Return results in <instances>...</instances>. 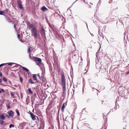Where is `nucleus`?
I'll use <instances>...</instances> for the list:
<instances>
[{
    "label": "nucleus",
    "mask_w": 129,
    "mask_h": 129,
    "mask_svg": "<svg viewBox=\"0 0 129 129\" xmlns=\"http://www.w3.org/2000/svg\"><path fill=\"white\" fill-rule=\"evenodd\" d=\"M28 26L31 29L32 35L34 36L35 39H36L37 38L38 35L37 28L32 24L29 23Z\"/></svg>",
    "instance_id": "1"
},
{
    "label": "nucleus",
    "mask_w": 129,
    "mask_h": 129,
    "mask_svg": "<svg viewBox=\"0 0 129 129\" xmlns=\"http://www.w3.org/2000/svg\"><path fill=\"white\" fill-rule=\"evenodd\" d=\"M61 83L62 87V96L65 93L66 90V79L63 73L61 74Z\"/></svg>",
    "instance_id": "2"
},
{
    "label": "nucleus",
    "mask_w": 129,
    "mask_h": 129,
    "mask_svg": "<svg viewBox=\"0 0 129 129\" xmlns=\"http://www.w3.org/2000/svg\"><path fill=\"white\" fill-rule=\"evenodd\" d=\"M33 59L37 63V64L40 66L41 64L42 60L41 58L34 57L33 58Z\"/></svg>",
    "instance_id": "3"
},
{
    "label": "nucleus",
    "mask_w": 129,
    "mask_h": 129,
    "mask_svg": "<svg viewBox=\"0 0 129 129\" xmlns=\"http://www.w3.org/2000/svg\"><path fill=\"white\" fill-rule=\"evenodd\" d=\"M30 114L31 117V118L33 120H35L37 119V118L38 120H39V117L36 115L30 112Z\"/></svg>",
    "instance_id": "4"
},
{
    "label": "nucleus",
    "mask_w": 129,
    "mask_h": 129,
    "mask_svg": "<svg viewBox=\"0 0 129 129\" xmlns=\"http://www.w3.org/2000/svg\"><path fill=\"white\" fill-rule=\"evenodd\" d=\"M22 2L20 0H18L17 4L19 8L21 10H23L24 9L22 7Z\"/></svg>",
    "instance_id": "5"
},
{
    "label": "nucleus",
    "mask_w": 129,
    "mask_h": 129,
    "mask_svg": "<svg viewBox=\"0 0 129 129\" xmlns=\"http://www.w3.org/2000/svg\"><path fill=\"white\" fill-rule=\"evenodd\" d=\"M33 80H36V82L38 83V81L37 79V74H33Z\"/></svg>",
    "instance_id": "6"
},
{
    "label": "nucleus",
    "mask_w": 129,
    "mask_h": 129,
    "mask_svg": "<svg viewBox=\"0 0 129 129\" xmlns=\"http://www.w3.org/2000/svg\"><path fill=\"white\" fill-rule=\"evenodd\" d=\"M8 114L11 117H13V113L12 111L9 112Z\"/></svg>",
    "instance_id": "7"
},
{
    "label": "nucleus",
    "mask_w": 129,
    "mask_h": 129,
    "mask_svg": "<svg viewBox=\"0 0 129 129\" xmlns=\"http://www.w3.org/2000/svg\"><path fill=\"white\" fill-rule=\"evenodd\" d=\"M41 33L42 35H45V30L43 28H42V29Z\"/></svg>",
    "instance_id": "8"
},
{
    "label": "nucleus",
    "mask_w": 129,
    "mask_h": 129,
    "mask_svg": "<svg viewBox=\"0 0 129 129\" xmlns=\"http://www.w3.org/2000/svg\"><path fill=\"white\" fill-rule=\"evenodd\" d=\"M5 118V116L3 114H1L0 115V118L4 120Z\"/></svg>",
    "instance_id": "9"
},
{
    "label": "nucleus",
    "mask_w": 129,
    "mask_h": 129,
    "mask_svg": "<svg viewBox=\"0 0 129 129\" xmlns=\"http://www.w3.org/2000/svg\"><path fill=\"white\" fill-rule=\"evenodd\" d=\"M11 93V95L12 97L13 98H14L15 97L14 96L15 94V92H10Z\"/></svg>",
    "instance_id": "10"
},
{
    "label": "nucleus",
    "mask_w": 129,
    "mask_h": 129,
    "mask_svg": "<svg viewBox=\"0 0 129 129\" xmlns=\"http://www.w3.org/2000/svg\"><path fill=\"white\" fill-rule=\"evenodd\" d=\"M21 66V67L22 68V69L24 70L25 71H26L27 72H28L29 70L27 68H25V67H23L22 66Z\"/></svg>",
    "instance_id": "11"
},
{
    "label": "nucleus",
    "mask_w": 129,
    "mask_h": 129,
    "mask_svg": "<svg viewBox=\"0 0 129 129\" xmlns=\"http://www.w3.org/2000/svg\"><path fill=\"white\" fill-rule=\"evenodd\" d=\"M65 108V106L64 105V104L63 103L61 109V111L62 112H63L64 111V109Z\"/></svg>",
    "instance_id": "12"
},
{
    "label": "nucleus",
    "mask_w": 129,
    "mask_h": 129,
    "mask_svg": "<svg viewBox=\"0 0 129 129\" xmlns=\"http://www.w3.org/2000/svg\"><path fill=\"white\" fill-rule=\"evenodd\" d=\"M28 81L29 83L31 84H34V82H33L32 79H29L28 80Z\"/></svg>",
    "instance_id": "13"
},
{
    "label": "nucleus",
    "mask_w": 129,
    "mask_h": 129,
    "mask_svg": "<svg viewBox=\"0 0 129 129\" xmlns=\"http://www.w3.org/2000/svg\"><path fill=\"white\" fill-rule=\"evenodd\" d=\"M3 80L4 81L6 82L7 81V79L6 78L4 77L3 78Z\"/></svg>",
    "instance_id": "14"
},
{
    "label": "nucleus",
    "mask_w": 129,
    "mask_h": 129,
    "mask_svg": "<svg viewBox=\"0 0 129 129\" xmlns=\"http://www.w3.org/2000/svg\"><path fill=\"white\" fill-rule=\"evenodd\" d=\"M16 112L17 115L18 116H20V113H19V110H18L16 109Z\"/></svg>",
    "instance_id": "15"
},
{
    "label": "nucleus",
    "mask_w": 129,
    "mask_h": 129,
    "mask_svg": "<svg viewBox=\"0 0 129 129\" xmlns=\"http://www.w3.org/2000/svg\"><path fill=\"white\" fill-rule=\"evenodd\" d=\"M42 9L43 10V11H44V10H47V9L45 7V6H43V7L42 8Z\"/></svg>",
    "instance_id": "16"
},
{
    "label": "nucleus",
    "mask_w": 129,
    "mask_h": 129,
    "mask_svg": "<svg viewBox=\"0 0 129 129\" xmlns=\"http://www.w3.org/2000/svg\"><path fill=\"white\" fill-rule=\"evenodd\" d=\"M4 11H0V15H4Z\"/></svg>",
    "instance_id": "17"
},
{
    "label": "nucleus",
    "mask_w": 129,
    "mask_h": 129,
    "mask_svg": "<svg viewBox=\"0 0 129 129\" xmlns=\"http://www.w3.org/2000/svg\"><path fill=\"white\" fill-rule=\"evenodd\" d=\"M6 106L7 107L8 109H9L10 108V105L8 103L7 104H6Z\"/></svg>",
    "instance_id": "18"
},
{
    "label": "nucleus",
    "mask_w": 129,
    "mask_h": 129,
    "mask_svg": "<svg viewBox=\"0 0 129 129\" xmlns=\"http://www.w3.org/2000/svg\"><path fill=\"white\" fill-rule=\"evenodd\" d=\"M28 91L29 93L31 94H32V91H31L30 88H28Z\"/></svg>",
    "instance_id": "19"
},
{
    "label": "nucleus",
    "mask_w": 129,
    "mask_h": 129,
    "mask_svg": "<svg viewBox=\"0 0 129 129\" xmlns=\"http://www.w3.org/2000/svg\"><path fill=\"white\" fill-rule=\"evenodd\" d=\"M4 122V121L2 120H0V123L1 124H2Z\"/></svg>",
    "instance_id": "20"
},
{
    "label": "nucleus",
    "mask_w": 129,
    "mask_h": 129,
    "mask_svg": "<svg viewBox=\"0 0 129 129\" xmlns=\"http://www.w3.org/2000/svg\"><path fill=\"white\" fill-rule=\"evenodd\" d=\"M14 125L13 124H11L9 125V128H11L12 127H14Z\"/></svg>",
    "instance_id": "21"
},
{
    "label": "nucleus",
    "mask_w": 129,
    "mask_h": 129,
    "mask_svg": "<svg viewBox=\"0 0 129 129\" xmlns=\"http://www.w3.org/2000/svg\"><path fill=\"white\" fill-rule=\"evenodd\" d=\"M20 80L21 83L22 82L23 78L21 77H20Z\"/></svg>",
    "instance_id": "22"
},
{
    "label": "nucleus",
    "mask_w": 129,
    "mask_h": 129,
    "mask_svg": "<svg viewBox=\"0 0 129 129\" xmlns=\"http://www.w3.org/2000/svg\"><path fill=\"white\" fill-rule=\"evenodd\" d=\"M7 64V63H3V64H0V67L3 66L4 65H6Z\"/></svg>",
    "instance_id": "23"
},
{
    "label": "nucleus",
    "mask_w": 129,
    "mask_h": 129,
    "mask_svg": "<svg viewBox=\"0 0 129 129\" xmlns=\"http://www.w3.org/2000/svg\"><path fill=\"white\" fill-rule=\"evenodd\" d=\"M27 51L29 53H30V48H29L28 49V50H27Z\"/></svg>",
    "instance_id": "24"
},
{
    "label": "nucleus",
    "mask_w": 129,
    "mask_h": 129,
    "mask_svg": "<svg viewBox=\"0 0 129 129\" xmlns=\"http://www.w3.org/2000/svg\"><path fill=\"white\" fill-rule=\"evenodd\" d=\"M13 63L12 62H10V63H8V65L9 66H11L12 65V64H13Z\"/></svg>",
    "instance_id": "25"
},
{
    "label": "nucleus",
    "mask_w": 129,
    "mask_h": 129,
    "mask_svg": "<svg viewBox=\"0 0 129 129\" xmlns=\"http://www.w3.org/2000/svg\"><path fill=\"white\" fill-rule=\"evenodd\" d=\"M2 73L1 72H0V77H1V78H2Z\"/></svg>",
    "instance_id": "26"
},
{
    "label": "nucleus",
    "mask_w": 129,
    "mask_h": 129,
    "mask_svg": "<svg viewBox=\"0 0 129 129\" xmlns=\"http://www.w3.org/2000/svg\"><path fill=\"white\" fill-rule=\"evenodd\" d=\"M48 25H49V26L50 27H52L51 25L50 24V23H48Z\"/></svg>",
    "instance_id": "27"
},
{
    "label": "nucleus",
    "mask_w": 129,
    "mask_h": 129,
    "mask_svg": "<svg viewBox=\"0 0 129 129\" xmlns=\"http://www.w3.org/2000/svg\"><path fill=\"white\" fill-rule=\"evenodd\" d=\"M17 37L18 38H19L20 37V35L19 34H18L17 35Z\"/></svg>",
    "instance_id": "28"
},
{
    "label": "nucleus",
    "mask_w": 129,
    "mask_h": 129,
    "mask_svg": "<svg viewBox=\"0 0 129 129\" xmlns=\"http://www.w3.org/2000/svg\"><path fill=\"white\" fill-rule=\"evenodd\" d=\"M14 27L15 28V29L16 30V25H15V24H14Z\"/></svg>",
    "instance_id": "29"
},
{
    "label": "nucleus",
    "mask_w": 129,
    "mask_h": 129,
    "mask_svg": "<svg viewBox=\"0 0 129 129\" xmlns=\"http://www.w3.org/2000/svg\"><path fill=\"white\" fill-rule=\"evenodd\" d=\"M1 91H2L3 92H4V89H1Z\"/></svg>",
    "instance_id": "30"
},
{
    "label": "nucleus",
    "mask_w": 129,
    "mask_h": 129,
    "mask_svg": "<svg viewBox=\"0 0 129 129\" xmlns=\"http://www.w3.org/2000/svg\"><path fill=\"white\" fill-rule=\"evenodd\" d=\"M6 116H7V117H8L9 118V116L8 115H6Z\"/></svg>",
    "instance_id": "31"
},
{
    "label": "nucleus",
    "mask_w": 129,
    "mask_h": 129,
    "mask_svg": "<svg viewBox=\"0 0 129 129\" xmlns=\"http://www.w3.org/2000/svg\"><path fill=\"white\" fill-rule=\"evenodd\" d=\"M129 74V71H128V72H127L126 73L127 74Z\"/></svg>",
    "instance_id": "32"
},
{
    "label": "nucleus",
    "mask_w": 129,
    "mask_h": 129,
    "mask_svg": "<svg viewBox=\"0 0 129 129\" xmlns=\"http://www.w3.org/2000/svg\"><path fill=\"white\" fill-rule=\"evenodd\" d=\"M6 11L7 12L8 11V9H6Z\"/></svg>",
    "instance_id": "33"
},
{
    "label": "nucleus",
    "mask_w": 129,
    "mask_h": 129,
    "mask_svg": "<svg viewBox=\"0 0 129 129\" xmlns=\"http://www.w3.org/2000/svg\"><path fill=\"white\" fill-rule=\"evenodd\" d=\"M2 82V80L1 79H0V83H1Z\"/></svg>",
    "instance_id": "34"
},
{
    "label": "nucleus",
    "mask_w": 129,
    "mask_h": 129,
    "mask_svg": "<svg viewBox=\"0 0 129 129\" xmlns=\"http://www.w3.org/2000/svg\"><path fill=\"white\" fill-rule=\"evenodd\" d=\"M38 77H40V75H39V74H38Z\"/></svg>",
    "instance_id": "35"
},
{
    "label": "nucleus",
    "mask_w": 129,
    "mask_h": 129,
    "mask_svg": "<svg viewBox=\"0 0 129 129\" xmlns=\"http://www.w3.org/2000/svg\"><path fill=\"white\" fill-rule=\"evenodd\" d=\"M1 92V91L0 90V93Z\"/></svg>",
    "instance_id": "36"
},
{
    "label": "nucleus",
    "mask_w": 129,
    "mask_h": 129,
    "mask_svg": "<svg viewBox=\"0 0 129 129\" xmlns=\"http://www.w3.org/2000/svg\"><path fill=\"white\" fill-rule=\"evenodd\" d=\"M14 88V89H15V88Z\"/></svg>",
    "instance_id": "37"
},
{
    "label": "nucleus",
    "mask_w": 129,
    "mask_h": 129,
    "mask_svg": "<svg viewBox=\"0 0 129 129\" xmlns=\"http://www.w3.org/2000/svg\"><path fill=\"white\" fill-rule=\"evenodd\" d=\"M59 110L58 111V113L59 112Z\"/></svg>",
    "instance_id": "38"
},
{
    "label": "nucleus",
    "mask_w": 129,
    "mask_h": 129,
    "mask_svg": "<svg viewBox=\"0 0 129 129\" xmlns=\"http://www.w3.org/2000/svg\"><path fill=\"white\" fill-rule=\"evenodd\" d=\"M29 56H30V54H29Z\"/></svg>",
    "instance_id": "39"
},
{
    "label": "nucleus",
    "mask_w": 129,
    "mask_h": 129,
    "mask_svg": "<svg viewBox=\"0 0 129 129\" xmlns=\"http://www.w3.org/2000/svg\"><path fill=\"white\" fill-rule=\"evenodd\" d=\"M19 66H21V65H19Z\"/></svg>",
    "instance_id": "40"
}]
</instances>
